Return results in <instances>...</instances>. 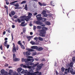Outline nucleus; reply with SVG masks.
<instances>
[{
    "instance_id": "nucleus-22",
    "label": "nucleus",
    "mask_w": 75,
    "mask_h": 75,
    "mask_svg": "<svg viewBox=\"0 0 75 75\" xmlns=\"http://www.w3.org/2000/svg\"><path fill=\"white\" fill-rule=\"evenodd\" d=\"M42 17H39L37 18V20L38 21H41L42 20Z\"/></svg>"
},
{
    "instance_id": "nucleus-16",
    "label": "nucleus",
    "mask_w": 75,
    "mask_h": 75,
    "mask_svg": "<svg viewBox=\"0 0 75 75\" xmlns=\"http://www.w3.org/2000/svg\"><path fill=\"white\" fill-rule=\"evenodd\" d=\"M41 21H36L35 23V24H37V25H40L41 24Z\"/></svg>"
},
{
    "instance_id": "nucleus-60",
    "label": "nucleus",
    "mask_w": 75,
    "mask_h": 75,
    "mask_svg": "<svg viewBox=\"0 0 75 75\" xmlns=\"http://www.w3.org/2000/svg\"><path fill=\"white\" fill-rule=\"evenodd\" d=\"M70 69H71V68L69 67V68H68V70H67L68 72H69V71H70Z\"/></svg>"
},
{
    "instance_id": "nucleus-52",
    "label": "nucleus",
    "mask_w": 75,
    "mask_h": 75,
    "mask_svg": "<svg viewBox=\"0 0 75 75\" xmlns=\"http://www.w3.org/2000/svg\"><path fill=\"white\" fill-rule=\"evenodd\" d=\"M17 21L18 23H21V21H20V19H19V18L17 19Z\"/></svg>"
},
{
    "instance_id": "nucleus-1",
    "label": "nucleus",
    "mask_w": 75,
    "mask_h": 75,
    "mask_svg": "<svg viewBox=\"0 0 75 75\" xmlns=\"http://www.w3.org/2000/svg\"><path fill=\"white\" fill-rule=\"evenodd\" d=\"M47 29H48L47 28L43 27L42 28V30H39V32H40L39 36L42 37H45V34H46V30H47Z\"/></svg>"
},
{
    "instance_id": "nucleus-31",
    "label": "nucleus",
    "mask_w": 75,
    "mask_h": 75,
    "mask_svg": "<svg viewBox=\"0 0 75 75\" xmlns=\"http://www.w3.org/2000/svg\"><path fill=\"white\" fill-rule=\"evenodd\" d=\"M7 41L6 40L5 41L4 43V46H5V47L7 46Z\"/></svg>"
},
{
    "instance_id": "nucleus-28",
    "label": "nucleus",
    "mask_w": 75,
    "mask_h": 75,
    "mask_svg": "<svg viewBox=\"0 0 75 75\" xmlns=\"http://www.w3.org/2000/svg\"><path fill=\"white\" fill-rule=\"evenodd\" d=\"M74 64L73 62H71L69 64V66L70 67H73V65Z\"/></svg>"
},
{
    "instance_id": "nucleus-20",
    "label": "nucleus",
    "mask_w": 75,
    "mask_h": 75,
    "mask_svg": "<svg viewBox=\"0 0 75 75\" xmlns=\"http://www.w3.org/2000/svg\"><path fill=\"white\" fill-rule=\"evenodd\" d=\"M13 60V61H14L15 62H16V61H20V59L15 58Z\"/></svg>"
},
{
    "instance_id": "nucleus-51",
    "label": "nucleus",
    "mask_w": 75,
    "mask_h": 75,
    "mask_svg": "<svg viewBox=\"0 0 75 75\" xmlns=\"http://www.w3.org/2000/svg\"><path fill=\"white\" fill-rule=\"evenodd\" d=\"M26 65H27V66H28V67H30V66H29L30 64V62H28V63H26Z\"/></svg>"
},
{
    "instance_id": "nucleus-36",
    "label": "nucleus",
    "mask_w": 75,
    "mask_h": 75,
    "mask_svg": "<svg viewBox=\"0 0 75 75\" xmlns=\"http://www.w3.org/2000/svg\"><path fill=\"white\" fill-rule=\"evenodd\" d=\"M43 16L44 17H47L48 15L46 13H45V14L43 15Z\"/></svg>"
},
{
    "instance_id": "nucleus-44",
    "label": "nucleus",
    "mask_w": 75,
    "mask_h": 75,
    "mask_svg": "<svg viewBox=\"0 0 75 75\" xmlns=\"http://www.w3.org/2000/svg\"><path fill=\"white\" fill-rule=\"evenodd\" d=\"M65 68L64 67H62L61 68V71L62 72H64V71H65Z\"/></svg>"
},
{
    "instance_id": "nucleus-45",
    "label": "nucleus",
    "mask_w": 75,
    "mask_h": 75,
    "mask_svg": "<svg viewBox=\"0 0 75 75\" xmlns=\"http://www.w3.org/2000/svg\"><path fill=\"white\" fill-rule=\"evenodd\" d=\"M38 37H35L34 39L35 40H36V41H37V40H38Z\"/></svg>"
},
{
    "instance_id": "nucleus-56",
    "label": "nucleus",
    "mask_w": 75,
    "mask_h": 75,
    "mask_svg": "<svg viewBox=\"0 0 75 75\" xmlns=\"http://www.w3.org/2000/svg\"><path fill=\"white\" fill-rule=\"evenodd\" d=\"M16 48L17 50H18L19 49V47H18V46L17 45L16 46Z\"/></svg>"
},
{
    "instance_id": "nucleus-18",
    "label": "nucleus",
    "mask_w": 75,
    "mask_h": 75,
    "mask_svg": "<svg viewBox=\"0 0 75 75\" xmlns=\"http://www.w3.org/2000/svg\"><path fill=\"white\" fill-rule=\"evenodd\" d=\"M35 73L37 74V75H41L42 74V73L41 72H40L38 71H36Z\"/></svg>"
},
{
    "instance_id": "nucleus-41",
    "label": "nucleus",
    "mask_w": 75,
    "mask_h": 75,
    "mask_svg": "<svg viewBox=\"0 0 75 75\" xmlns=\"http://www.w3.org/2000/svg\"><path fill=\"white\" fill-rule=\"evenodd\" d=\"M13 72V71L11 70H10L9 71V73L8 74H11V73Z\"/></svg>"
},
{
    "instance_id": "nucleus-42",
    "label": "nucleus",
    "mask_w": 75,
    "mask_h": 75,
    "mask_svg": "<svg viewBox=\"0 0 75 75\" xmlns=\"http://www.w3.org/2000/svg\"><path fill=\"white\" fill-rule=\"evenodd\" d=\"M18 44L20 45H22L21 43V40H19V41L18 42Z\"/></svg>"
},
{
    "instance_id": "nucleus-64",
    "label": "nucleus",
    "mask_w": 75,
    "mask_h": 75,
    "mask_svg": "<svg viewBox=\"0 0 75 75\" xmlns=\"http://www.w3.org/2000/svg\"><path fill=\"white\" fill-rule=\"evenodd\" d=\"M17 72H15L13 73V75H17Z\"/></svg>"
},
{
    "instance_id": "nucleus-27",
    "label": "nucleus",
    "mask_w": 75,
    "mask_h": 75,
    "mask_svg": "<svg viewBox=\"0 0 75 75\" xmlns=\"http://www.w3.org/2000/svg\"><path fill=\"white\" fill-rule=\"evenodd\" d=\"M38 39H39V41H42L43 40V38L40 37H38Z\"/></svg>"
},
{
    "instance_id": "nucleus-7",
    "label": "nucleus",
    "mask_w": 75,
    "mask_h": 75,
    "mask_svg": "<svg viewBox=\"0 0 75 75\" xmlns=\"http://www.w3.org/2000/svg\"><path fill=\"white\" fill-rule=\"evenodd\" d=\"M28 51L27 52H26V55H30V54H31V53L30 52V51L31 52H32V51H34V50L33 49H28Z\"/></svg>"
},
{
    "instance_id": "nucleus-32",
    "label": "nucleus",
    "mask_w": 75,
    "mask_h": 75,
    "mask_svg": "<svg viewBox=\"0 0 75 75\" xmlns=\"http://www.w3.org/2000/svg\"><path fill=\"white\" fill-rule=\"evenodd\" d=\"M42 15L41 14H38L36 16V18H38V17H41Z\"/></svg>"
},
{
    "instance_id": "nucleus-61",
    "label": "nucleus",
    "mask_w": 75,
    "mask_h": 75,
    "mask_svg": "<svg viewBox=\"0 0 75 75\" xmlns=\"http://www.w3.org/2000/svg\"><path fill=\"white\" fill-rule=\"evenodd\" d=\"M34 64V63L30 62V65H31L32 66H33Z\"/></svg>"
},
{
    "instance_id": "nucleus-4",
    "label": "nucleus",
    "mask_w": 75,
    "mask_h": 75,
    "mask_svg": "<svg viewBox=\"0 0 75 75\" xmlns=\"http://www.w3.org/2000/svg\"><path fill=\"white\" fill-rule=\"evenodd\" d=\"M21 21H24L23 22H22L21 23V24L20 25V26H21L22 27H25L26 25H27V23H26L25 24H24V23H25V19H21Z\"/></svg>"
},
{
    "instance_id": "nucleus-5",
    "label": "nucleus",
    "mask_w": 75,
    "mask_h": 75,
    "mask_svg": "<svg viewBox=\"0 0 75 75\" xmlns=\"http://www.w3.org/2000/svg\"><path fill=\"white\" fill-rule=\"evenodd\" d=\"M33 16L32 13H28V16H26L27 19H26V20L27 21H29L30 19L31 18V16Z\"/></svg>"
},
{
    "instance_id": "nucleus-24",
    "label": "nucleus",
    "mask_w": 75,
    "mask_h": 75,
    "mask_svg": "<svg viewBox=\"0 0 75 75\" xmlns=\"http://www.w3.org/2000/svg\"><path fill=\"white\" fill-rule=\"evenodd\" d=\"M24 9H25V10H26V11H27V10H28V8L27 7V4H26L25 5Z\"/></svg>"
},
{
    "instance_id": "nucleus-2",
    "label": "nucleus",
    "mask_w": 75,
    "mask_h": 75,
    "mask_svg": "<svg viewBox=\"0 0 75 75\" xmlns=\"http://www.w3.org/2000/svg\"><path fill=\"white\" fill-rule=\"evenodd\" d=\"M32 49H34L36 50L37 51H42L43 50V48L42 47H38L37 46H33L31 47Z\"/></svg>"
},
{
    "instance_id": "nucleus-8",
    "label": "nucleus",
    "mask_w": 75,
    "mask_h": 75,
    "mask_svg": "<svg viewBox=\"0 0 75 75\" xmlns=\"http://www.w3.org/2000/svg\"><path fill=\"white\" fill-rule=\"evenodd\" d=\"M15 14H16V12H15L14 11H11L10 12V13H9V15L10 17H12V16H14V15H15Z\"/></svg>"
},
{
    "instance_id": "nucleus-59",
    "label": "nucleus",
    "mask_w": 75,
    "mask_h": 75,
    "mask_svg": "<svg viewBox=\"0 0 75 75\" xmlns=\"http://www.w3.org/2000/svg\"><path fill=\"white\" fill-rule=\"evenodd\" d=\"M25 61V59H24V58H22V62H24Z\"/></svg>"
},
{
    "instance_id": "nucleus-43",
    "label": "nucleus",
    "mask_w": 75,
    "mask_h": 75,
    "mask_svg": "<svg viewBox=\"0 0 75 75\" xmlns=\"http://www.w3.org/2000/svg\"><path fill=\"white\" fill-rule=\"evenodd\" d=\"M37 54V52H32V55H36Z\"/></svg>"
},
{
    "instance_id": "nucleus-46",
    "label": "nucleus",
    "mask_w": 75,
    "mask_h": 75,
    "mask_svg": "<svg viewBox=\"0 0 75 75\" xmlns=\"http://www.w3.org/2000/svg\"><path fill=\"white\" fill-rule=\"evenodd\" d=\"M11 34L12 37V41H13V40H14V38H13V33H11Z\"/></svg>"
},
{
    "instance_id": "nucleus-29",
    "label": "nucleus",
    "mask_w": 75,
    "mask_h": 75,
    "mask_svg": "<svg viewBox=\"0 0 75 75\" xmlns=\"http://www.w3.org/2000/svg\"><path fill=\"white\" fill-rule=\"evenodd\" d=\"M30 43L32 44V45H35V42L33 41H31Z\"/></svg>"
},
{
    "instance_id": "nucleus-30",
    "label": "nucleus",
    "mask_w": 75,
    "mask_h": 75,
    "mask_svg": "<svg viewBox=\"0 0 75 75\" xmlns=\"http://www.w3.org/2000/svg\"><path fill=\"white\" fill-rule=\"evenodd\" d=\"M45 24L46 25H49L50 24V22L48 21L46 22Z\"/></svg>"
},
{
    "instance_id": "nucleus-9",
    "label": "nucleus",
    "mask_w": 75,
    "mask_h": 75,
    "mask_svg": "<svg viewBox=\"0 0 75 75\" xmlns=\"http://www.w3.org/2000/svg\"><path fill=\"white\" fill-rule=\"evenodd\" d=\"M13 46V48L12 50L13 52L14 53V52H16V45H15V44L14 43H13L12 44Z\"/></svg>"
},
{
    "instance_id": "nucleus-15",
    "label": "nucleus",
    "mask_w": 75,
    "mask_h": 75,
    "mask_svg": "<svg viewBox=\"0 0 75 75\" xmlns=\"http://www.w3.org/2000/svg\"><path fill=\"white\" fill-rule=\"evenodd\" d=\"M17 71L19 73L21 72L22 71H23V69L21 68H19L17 69Z\"/></svg>"
},
{
    "instance_id": "nucleus-54",
    "label": "nucleus",
    "mask_w": 75,
    "mask_h": 75,
    "mask_svg": "<svg viewBox=\"0 0 75 75\" xmlns=\"http://www.w3.org/2000/svg\"><path fill=\"white\" fill-rule=\"evenodd\" d=\"M73 62H75V57H73Z\"/></svg>"
},
{
    "instance_id": "nucleus-17",
    "label": "nucleus",
    "mask_w": 75,
    "mask_h": 75,
    "mask_svg": "<svg viewBox=\"0 0 75 75\" xmlns=\"http://www.w3.org/2000/svg\"><path fill=\"white\" fill-rule=\"evenodd\" d=\"M21 18H25V20L26 21H26V19H27V16H21Z\"/></svg>"
},
{
    "instance_id": "nucleus-40",
    "label": "nucleus",
    "mask_w": 75,
    "mask_h": 75,
    "mask_svg": "<svg viewBox=\"0 0 75 75\" xmlns=\"http://www.w3.org/2000/svg\"><path fill=\"white\" fill-rule=\"evenodd\" d=\"M33 73H31L30 72H28L27 75H32V74Z\"/></svg>"
},
{
    "instance_id": "nucleus-38",
    "label": "nucleus",
    "mask_w": 75,
    "mask_h": 75,
    "mask_svg": "<svg viewBox=\"0 0 75 75\" xmlns=\"http://www.w3.org/2000/svg\"><path fill=\"white\" fill-rule=\"evenodd\" d=\"M25 3H26V1H23L21 3V4H25Z\"/></svg>"
},
{
    "instance_id": "nucleus-48",
    "label": "nucleus",
    "mask_w": 75,
    "mask_h": 75,
    "mask_svg": "<svg viewBox=\"0 0 75 75\" xmlns=\"http://www.w3.org/2000/svg\"><path fill=\"white\" fill-rule=\"evenodd\" d=\"M0 49L1 50H3V45H1L0 46Z\"/></svg>"
},
{
    "instance_id": "nucleus-19",
    "label": "nucleus",
    "mask_w": 75,
    "mask_h": 75,
    "mask_svg": "<svg viewBox=\"0 0 75 75\" xmlns=\"http://www.w3.org/2000/svg\"><path fill=\"white\" fill-rule=\"evenodd\" d=\"M4 7L5 8H6V12L7 14H8V7L6 5H4Z\"/></svg>"
},
{
    "instance_id": "nucleus-39",
    "label": "nucleus",
    "mask_w": 75,
    "mask_h": 75,
    "mask_svg": "<svg viewBox=\"0 0 75 75\" xmlns=\"http://www.w3.org/2000/svg\"><path fill=\"white\" fill-rule=\"evenodd\" d=\"M14 6L15 7H19V4L18 3H16V4H15Z\"/></svg>"
},
{
    "instance_id": "nucleus-33",
    "label": "nucleus",
    "mask_w": 75,
    "mask_h": 75,
    "mask_svg": "<svg viewBox=\"0 0 75 75\" xmlns=\"http://www.w3.org/2000/svg\"><path fill=\"white\" fill-rule=\"evenodd\" d=\"M71 73L72 75H75V71L72 70L71 71Z\"/></svg>"
},
{
    "instance_id": "nucleus-21",
    "label": "nucleus",
    "mask_w": 75,
    "mask_h": 75,
    "mask_svg": "<svg viewBox=\"0 0 75 75\" xmlns=\"http://www.w3.org/2000/svg\"><path fill=\"white\" fill-rule=\"evenodd\" d=\"M50 5L51 6H53V7L55 6V4L54 3V2H53L52 1H51L50 2Z\"/></svg>"
},
{
    "instance_id": "nucleus-3",
    "label": "nucleus",
    "mask_w": 75,
    "mask_h": 75,
    "mask_svg": "<svg viewBox=\"0 0 75 75\" xmlns=\"http://www.w3.org/2000/svg\"><path fill=\"white\" fill-rule=\"evenodd\" d=\"M44 64H41L37 66V68L36 69L35 71H38L39 70H40L42 68V67L43 66Z\"/></svg>"
},
{
    "instance_id": "nucleus-12",
    "label": "nucleus",
    "mask_w": 75,
    "mask_h": 75,
    "mask_svg": "<svg viewBox=\"0 0 75 75\" xmlns=\"http://www.w3.org/2000/svg\"><path fill=\"white\" fill-rule=\"evenodd\" d=\"M28 61H30V59H25V62L26 64H28Z\"/></svg>"
},
{
    "instance_id": "nucleus-47",
    "label": "nucleus",
    "mask_w": 75,
    "mask_h": 75,
    "mask_svg": "<svg viewBox=\"0 0 75 75\" xmlns=\"http://www.w3.org/2000/svg\"><path fill=\"white\" fill-rule=\"evenodd\" d=\"M15 58H16V54H13V59H14Z\"/></svg>"
},
{
    "instance_id": "nucleus-49",
    "label": "nucleus",
    "mask_w": 75,
    "mask_h": 75,
    "mask_svg": "<svg viewBox=\"0 0 75 75\" xmlns=\"http://www.w3.org/2000/svg\"><path fill=\"white\" fill-rule=\"evenodd\" d=\"M30 72L31 73H33L34 71L33 69H31L30 70Z\"/></svg>"
},
{
    "instance_id": "nucleus-11",
    "label": "nucleus",
    "mask_w": 75,
    "mask_h": 75,
    "mask_svg": "<svg viewBox=\"0 0 75 75\" xmlns=\"http://www.w3.org/2000/svg\"><path fill=\"white\" fill-rule=\"evenodd\" d=\"M28 72V71L27 70H24V69H23L22 71L21 72V73L24 74H25V75H27V73Z\"/></svg>"
},
{
    "instance_id": "nucleus-63",
    "label": "nucleus",
    "mask_w": 75,
    "mask_h": 75,
    "mask_svg": "<svg viewBox=\"0 0 75 75\" xmlns=\"http://www.w3.org/2000/svg\"><path fill=\"white\" fill-rule=\"evenodd\" d=\"M6 4L7 5H8L9 4V2H8V1H6Z\"/></svg>"
},
{
    "instance_id": "nucleus-34",
    "label": "nucleus",
    "mask_w": 75,
    "mask_h": 75,
    "mask_svg": "<svg viewBox=\"0 0 75 75\" xmlns=\"http://www.w3.org/2000/svg\"><path fill=\"white\" fill-rule=\"evenodd\" d=\"M41 14H43V15L45 14H46V11H45V10L43 11Z\"/></svg>"
},
{
    "instance_id": "nucleus-10",
    "label": "nucleus",
    "mask_w": 75,
    "mask_h": 75,
    "mask_svg": "<svg viewBox=\"0 0 75 75\" xmlns=\"http://www.w3.org/2000/svg\"><path fill=\"white\" fill-rule=\"evenodd\" d=\"M21 67H23L25 68H28V69H30V68H31V66H28L25 65H24V64H21Z\"/></svg>"
},
{
    "instance_id": "nucleus-6",
    "label": "nucleus",
    "mask_w": 75,
    "mask_h": 75,
    "mask_svg": "<svg viewBox=\"0 0 75 75\" xmlns=\"http://www.w3.org/2000/svg\"><path fill=\"white\" fill-rule=\"evenodd\" d=\"M1 72L2 74H3V75H8V72L6 71H5V70L4 69H2L1 71Z\"/></svg>"
},
{
    "instance_id": "nucleus-25",
    "label": "nucleus",
    "mask_w": 75,
    "mask_h": 75,
    "mask_svg": "<svg viewBox=\"0 0 75 75\" xmlns=\"http://www.w3.org/2000/svg\"><path fill=\"white\" fill-rule=\"evenodd\" d=\"M46 20H47V18H42V22H45V21H46Z\"/></svg>"
},
{
    "instance_id": "nucleus-37",
    "label": "nucleus",
    "mask_w": 75,
    "mask_h": 75,
    "mask_svg": "<svg viewBox=\"0 0 75 75\" xmlns=\"http://www.w3.org/2000/svg\"><path fill=\"white\" fill-rule=\"evenodd\" d=\"M40 25H41V26H42L43 27H45V25L42 22H41V23H40Z\"/></svg>"
},
{
    "instance_id": "nucleus-35",
    "label": "nucleus",
    "mask_w": 75,
    "mask_h": 75,
    "mask_svg": "<svg viewBox=\"0 0 75 75\" xmlns=\"http://www.w3.org/2000/svg\"><path fill=\"white\" fill-rule=\"evenodd\" d=\"M26 32V28H23V32L24 33H25Z\"/></svg>"
},
{
    "instance_id": "nucleus-57",
    "label": "nucleus",
    "mask_w": 75,
    "mask_h": 75,
    "mask_svg": "<svg viewBox=\"0 0 75 75\" xmlns=\"http://www.w3.org/2000/svg\"><path fill=\"white\" fill-rule=\"evenodd\" d=\"M36 29V26L35 25L33 26V30H35Z\"/></svg>"
},
{
    "instance_id": "nucleus-58",
    "label": "nucleus",
    "mask_w": 75,
    "mask_h": 75,
    "mask_svg": "<svg viewBox=\"0 0 75 75\" xmlns=\"http://www.w3.org/2000/svg\"><path fill=\"white\" fill-rule=\"evenodd\" d=\"M34 61V59H30V61H31L32 62H33Z\"/></svg>"
},
{
    "instance_id": "nucleus-26",
    "label": "nucleus",
    "mask_w": 75,
    "mask_h": 75,
    "mask_svg": "<svg viewBox=\"0 0 75 75\" xmlns=\"http://www.w3.org/2000/svg\"><path fill=\"white\" fill-rule=\"evenodd\" d=\"M20 46H21V48L22 49H23V50H24V49H25V47H24V46L23 45V44H22L20 45Z\"/></svg>"
},
{
    "instance_id": "nucleus-50",
    "label": "nucleus",
    "mask_w": 75,
    "mask_h": 75,
    "mask_svg": "<svg viewBox=\"0 0 75 75\" xmlns=\"http://www.w3.org/2000/svg\"><path fill=\"white\" fill-rule=\"evenodd\" d=\"M13 17L14 18H18V16H17V15H15Z\"/></svg>"
},
{
    "instance_id": "nucleus-23",
    "label": "nucleus",
    "mask_w": 75,
    "mask_h": 75,
    "mask_svg": "<svg viewBox=\"0 0 75 75\" xmlns=\"http://www.w3.org/2000/svg\"><path fill=\"white\" fill-rule=\"evenodd\" d=\"M31 36H26V37L27 38H28V41H30V40H31Z\"/></svg>"
},
{
    "instance_id": "nucleus-14",
    "label": "nucleus",
    "mask_w": 75,
    "mask_h": 75,
    "mask_svg": "<svg viewBox=\"0 0 75 75\" xmlns=\"http://www.w3.org/2000/svg\"><path fill=\"white\" fill-rule=\"evenodd\" d=\"M17 2H18V1H16L13 2H12L10 3V4L11 5H12L13 6H14L15 5V3H17Z\"/></svg>"
},
{
    "instance_id": "nucleus-53",
    "label": "nucleus",
    "mask_w": 75,
    "mask_h": 75,
    "mask_svg": "<svg viewBox=\"0 0 75 75\" xmlns=\"http://www.w3.org/2000/svg\"><path fill=\"white\" fill-rule=\"evenodd\" d=\"M37 29H40L41 28V27H40V26H38L37 27Z\"/></svg>"
},
{
    "instance_id": "nucleus-55",
    "label": "nucleus",
    "mask_w": 75,
    "mask_h": 75,
    "mask_svg": "<svg viewBox=\"0 0 75 75\" xmlns=\"http://www.w3.org/2000/svg\"><path fill=\"white\" fill-rule=\"evenodd\" d=\"M38 4H39V5H40V6H42V4L41 2H38Z\"/></svg>"
},
{
    "instance_id": "nucleus-62",
    "label": "nucleus",
    "mask_w": 75,
    "mask_h": 75,
    "mask_svg": "<svg viewBox=\"0 0 75 75\" xmlns=\"http://www.w3.org/2000/svg\"><path fill=\"white\" fill-rule=\"evenodd\" d=\"M36 73H35V72L32 73V75H37V74H36Z\"/></svg>"
},
{
    "instance_id": "nucleus-13",
    "label": "nucleus",
    "mask_w": 75,
    "mask_h": 75,
    "mask_svg": "<svg viewBox=\"0 0 75 75\" xmlns=\"http://www.w3.org/2000/svg\"><path fill=\"white\" fill-rule=\"evenodd\" d=\"M39 64V63L38 62L37 63V64H34V63L33 64V66H30V67H31L30 68V69H31V68H34V67H36V66H37V65H38Z\"/></svg>"
}]
</instances>
